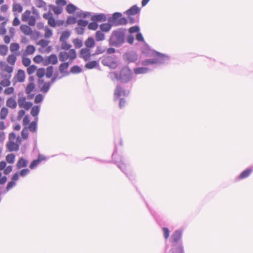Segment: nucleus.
Instances as JSON below:
<instances>
[{
  "label": "nucleus",
  "instance_id": "f257e3e1",
  "mask_svg": "<svg viewBox=\"0 0 253 253\" xmlns=\"http://www.w3.org/2000/svg\"><path fill=\"white\" fill-rule=\"evenodd\" d=\"M123 146V142L121 137H117L114 139V150L112 155V161L117 167L123 172L130 181L132 182L135 179L134 172L128 169V164L126 162L124 156L117 155V145Z\"/></svg>",
  "mask_w": 253,
  "mask_h": 253
},
{
  "label": "nucleus",
  "instance_id": "f03ea898",
  "mask_svg": "<svg viewBox=\"0 0 253 253\" xmlns=\"http://www.w3.org/2000/svg\"><path fill=\"white\" fill-rule=\"evenodd\" d=\"M126 29L120 28L112 32L108 40L110 46L119 48L126 42Z\"/></svg>",
  "mask_w": 253,
  "mask_h": 253
},
{
  "label": "nucleus",
  "instance_id": "7ed1b4c3",
  "mask_svg": "<svg viewBox=\"0 0 253 253\" xmlns=\"http://www.w3.org/2000/svg\"><path fill=\"white\" fill-rule=\"evenodd\" d=\"M133 77V73L128 67H124L121 69L120 72H114L109 74V78L113 80L115 79L120 81L122 83H127L130 82Z\"/></svg>",
  "mask_w": 253,
  "mask_h": 253
},
{
  "label": "nucleus",
  "instance_id": "20e7f679",
  "mask_svg": "<svg viewBox=\"0 0 253 253\" xmlns=\"http://www.w3.org/2000/svg\"><path fill=\"white\" fill-rule=\"evenodd\" d=\"M107 20L110 22L113 27L126 25L128 23V19L123 17L122 13L114 12L111 16L108 18Z\"/></svg>",
  "mask_w": 253,
  "mask_h": 253
},
{
  "label": "nucleus",
  "instance_id": "39448f33",
  "mask_svg": "<svg viewBox=\"0 0 253 253\" xmlns=\"http://www.w3.org/2000/svg\"><path fill=\"white\" fill-rule=\"evenodd\" d=\"M183 231L182 230H176L172 234L171 242L173 248L170 251V253H177V248L180 245H182L181 242Z\"/></svg>",
  "mask_w": 253,
  "mask_h": 253
},
{
  "label": "nucleus",
  "instance_id": "423d86ee",
  "mask_svg": "<svg viewBox=\"0 0 253 253\" xmlns=\"http://www.w3.org/2000/svg\"><path fill=\"white\" fill-rule=\"evenodd\" d=\"M123 59L127 63H136L138 60V55L137 53L133 51H129L125 53L123 55Z\"/></svg>",
  "mask_w": 253,
  "mask_h": 253
},
{
  "label": "nucleus",
  "instance_id": "0eeeda50",
  "mask_svg": "<svg viewBox=\"0 0 253 253\" xmlns=\"http://www.w3.org/2000/svg\"><path fill=\"white\" fill-rule=\"evenodd\" d=\"M155 61L156 64H168L169 61V57L166 54L160 52L155 51L154 54Z\"/></svg>",
  "mask_w": 253,
  "mask_h": 253
},
{
  "label": "nucleus",
  "instance_id": "6e6552de",
  "mask_svg": "<svg viewBox=\"0 0 253 253\" xmlns=\"http://www.w3.org/2000/svg\"><path fill=\"white\" fill-rule=\"evenodd\" d=\"M20 30L22 32L26 35H32V39H35L34 38L35 35L36 36V38H38L40 34L39 32H36L35 33H33V32L29 26L26 25H22L20 26Z\"/></svg>",
  "mask_w": 253,
  "mask_h": 253
},
{
  "label": "nucleus",
  "instance_id": "1a4fd4ad",
  "mask_svg": "<svg viewBox=\"0 0 253 253\" xmlns=\"http://www.w3.org/2000/svg\"><path fill=\"white\" fill-rule=\"evenodd\" d=\"M107 17L105 14L102 13H94L91 15L90 20L92 21H95L97 23L98 22H105L107 20Z\"/></svg>",
  "mask_w": 253,
  "mask_h": 253
},
{
  "label": "nucleus",
  "instance_id": "9d476101",
  "mask_svg": "<svg viewBox=\"0 0 253 253\" xmlns=\"http://www.w3.org/2000/svg\"><path fill=\"white\" fill-rule=\"evenodd\" d=\"M128 92L126 93V91L123 89L121 85H117L114 90V100H116L122 94L124 96L127 95Z\"/></svg>",
  "mask_w": 253,
  "mask_h": 253
},
{
  "label": "nucleus",
  "instance_id": "9b49d317",
  "mask_svg": "<svg viewBox=\"0 0 253 253\" xmlns=\"http://www.w3.org/2000/svg\"><path fill=\"white\" fill-rule=\"evenodd\" d=\"M152 71L153 69L146 67H137L133 69V72L136 75L145 74L149 73Z\"/></svg>",
  "mask_w": 253,
  "mask_h": 253
},
{
  "label": "nucleus",
  "instance_id": "f8f14e48",
  "mask_svg": "<svg viewBox=\"0 0 253 253\" xmlns=\"http://www.w3.org/2000/svg\"><path fill=\"white\" fill-rule=\"evenodd\" d=\"M69 66V63L67 62L62 63L60 65L59 67V70L61 73L63 74V75L62 76L63 77L69 75L70 73L67 71Z\"/></svg>",
  "mask_w": 253,
  "mask_h": 253
},
{
  "label": "nucleus",
  "instance_id": "ddd939ff",
  "mask_svg": "<svg viewBox=\"0 0 253 253\" xmlns=\"http://www.w3.org/2000/svg\"><path fill=\"white\" fill-rule=\"evenodd\" d=\"M140 11V9L136 5H134L126 10L124 13L127 16H131L139 13Z\"/></svg>",
  "mask_w": 253,
  "mask_h": 253
},
{
  "label": "nucleus",
  "instance_id": "4468645a",
  "mask_svg": "<svg viewBox=\"0 0 253 253\" xmlns=\"http://www.w3.org/2000/svg\"><path fill=\"white\" fill-rule=\"evenodd\" d=\"M253 170V169L248 168L243 171L236 178V180L243 179L249 177Z\"/></svg>",
  "mask_w": 253,
  "mask_h": 253
},
{
  "label": "nucleus",
  "instance_id": "2eb2a0df",
  "mask_svg": "<svg viewBox=\"0 0 253 253\" xmlns=\"http://www.w3.org/2000/svg\"><path fill=\"white\" fill-rule=\"evenodd\" d=\"M91 55L90 49L87 48H82L80 51V57L83 58L84 61H87L90 58Z\"/></svg>",
  "mask_w": 253,
  "mask_h": 253
},
{
  "label": "nucleus",
  "instance_id": "dca6fc26",
  "mask_svg": "<svg viewBox=\"0 0 253 253\" xmlns=\"http://www.w3.org/2000/svg\"><path fill=\"white\" fill-rule=\"evenodd\" d=\"M28 164V161L23 157L19 159L16 164V168L17 169H21L23 168H26Z\"/></svg>",
  "mask_w": 253,
  "mask_h": 253
},
{
  "label": "nucleus",
  "instance_id": "f3484780",
  "mask_svg": "<svg viewBox=\"0 0 253 253\" xmlns=\"http://www.w3.org/2000/svg\"><path fill=\"white\" fill-rule=\"evenodd\" d=\"M84 44L88 49L93 47L95 44L94 39L91 37H88L85 41Z\"/></svg>",
  "mask_w": 253,
  "mask_h": 253
},
{
  "label": "nucleus",
  "instance_id": "a211bd4d",
  "mask_svg": "<svg viewBox=\"0 0 253 253\" xmlns=\"http://www.w3.org/2000/svg\"><path fill=\"white\" fill-rule=\"evenodd\" d=\"M112 27H113V26L111 23L108 21L107 23L101 24L99 26L101 31L104 32H109L111 30Z\"/></svg>",
  "mask_w": 253,
  "mask_h": 253
},
{
  "label": "nucleus",
  "instance_id": "6ab92c4d",
  "mask_svg": "<svg viewBox=\"0 0 253 253\" xmlns=\"http://www.w3.org/2000/svg\"><path fill=\"white\" fill-rule=\"evenodd\" d=\"M7 148L9 151L12 152L18 150L19 146L17 145L14 141H9L7 144Z\"/></svg>",
  "mask_w": 253,
  "mask_h": 253
},
{
  "label": "nucleus",
  "instance_id": "aec40b11",
  "mask_svg": "<svg viewBox=\"0 0 253 253\" xmlns=\"http://www.w3.org/2000/svg\"><path fill=\"white\" fill-rule=\"evenodd\" d=\"M35 4L38 8H42L43 10H47L46 3L43 0H34Z\"/></svg>",
  "mask_w": 253,
  "mask_h": 253
},
{
  "label": "nucleus",
  "instance_id": "412c9836",
  "mask_svg": "<svg viewBox=\"0 0 253 253\" xmlns=\"http://www.w3.org/2000/svg\"><path fill=\"white\" fill-rule=\"evenodd\" d=\"M17 79L20 83H22L24 81L25 78V74L24 71L22 69H19L16 75Z\"/></svg>",
  "mask_w": 253,
  "mask_h": 253
},
{
  "label": "nucleus",
  "instance_id": "4be33fe9",
  "mask_svg": "<svg viewBox=\"0 0 253 253\" xmlns=\"http://www.w3.org/2000/svg\"><path fill=\"white\" fill-rule=\"evenodd\" d=\"M78 7L72 3H69L66 7L67 12L69 14L74 13L77 10Z\"/></svg>",
  "mask_w": 253,
  "mask_h": 253
},
{
  "label": "nucleus",
  "instance_id": "5701e85b",
  "mask_svg": "<svg viewBox=\"0 0 253 253\" xmlns=\"http://www.w3.org/2000/svg\"><path fill=\"white\" fill-rule=\"evenodd\" d=\"M6 105L10 108L14 109L17 106V102L14 99L10 97L7 100Z\"/></svg>",
  "mask_w": 253,
  "mask_h": 253
},
{
  "label": "nucleus",
  "instance_id": "b1692460",
  "mask_svg": "<svg viewBox=\"0 0 253 253\" xmlns=\"http://www.w3.org/2000/svg\"><path fill=\"white\" fill-rule=\"evenodd\" d=\"M98 66H99V63L97 61H89L85 65V67L87 69H92Z\"/></svg>",
  "mask_w": 253,
  "mask_h": 253
},
{
  "label": "nucleus",
  "instance_id": "393cba45",
  "mask_svg": "<svg viewBox=\"0 0 253 253\" xmlns=\"http://www.w3.org/2000/svg\"><path fill=\"white\" fill-rule=\"evenodd\" d=\"M71 35V32L69 31H63L60 36V42H65L67 40L69 39Z\"/></svg>",
  "mask_w": 253,
  "mask_h": 253
},
{
  "label": "nucleus",
  "instance_id": "a878e982",
  "mask_svg": "<svg viewBox=\"0 0 253 253\" xmlns=\"http://www.w3.org/2000/svg\"><path fill=\"white\" fill-rule=\"evenodd\" d=\"M18 103L20 108H22L24 103L26 102V98L25 96H23V94L22 92H20L18 93Z\"/></svg>",
  "mask_w": 253,
  "mask_h": 253
},
{
  "label": "nucleus",
  "instance_id": "bb28decb",
  "mask_svg": "<svg viewBox=\"0 0 253 253\" xmlns=\"http://www.w3.org/2000/svg\"><path fill=\"white\" fill-rule=\"evenodd\" d=\"M102 63L105 66H110L112 63L115 64V62L113 61L111 57L107 56L102 60Z\"/></svg>",
  "mask_w": 253,
  "mask_h": 253
},
{
  "label": "nucleus",
  "instance_id": "cd10ccee",
  "mask_svg": "<svg viewBox=\"0 0 253 253\" xmlns=\"http://www.w3.org/2000/svg\"><path fill=\"white\" fill-rule=\"evenodd\" d=\"M23 10V7L20 3H14L12 5V11L14 12L21 13Z\"/></svg>",
  "mask_w": 253,
  "mask_h": 253
},
{
  "label": "nucleus",
  "instance_id": "c85d7f7f",
  "mask_svg": "<svg viewBox=\"0 0 253 253\" xmlns=\"http://www.w3.org/2000/svg\"><path fill=\"white\" fill-rule=\"evenodd\" d=\"M40 111V107L38 105H35L32 108L31 110V114L33 117H37L38 116Z\"/></svg>",
  "mask_w": 253,
  "mask_h": 253
},
{
  "label": "nucleus",
  "instance_id": "c756f323",
  "mask_svg": "<svg viewBox=\"0 0 253 253\" xmlns=\"http://www.w3.org/2000/svg\"><path fill=\"white\" fill-rule=\"evenodd\" d=\"M69 58L68 53L66 51H61L59 54V59L60 61L64 62Z\"/></svg>",
  "mask_w": 253,
  "mask_h": 253
},
{
  "label": "nucleus",
  "instance_id": "7c9ffc66",
  "mask_svg": "<svg viewBox=\"0 0 253 253\" xmlns=\"http://www.w3.org/2000/svg\"><path fill=\"white\" fill-rule=\"evenodd\" d=\"M51 84L50 82H45L41 88V91L43 93H47L50 89Z\"/></svg>",
  "mask_w": 253,
  "mask_h": 253
},
{
  "label": "nucleus",
  "instance_id": "2f4dec72",
  "mask_svg": "<svg viewBox=\"0 0 253 253\" xmlns=\"http://www.w3.org/2000/svg\"><path fill=\"white\" fill-rule=\"evenodd\" d=\"M49 7L53 11L56 15H58L60 14L62 11V8L61 7L56 6L52 4H49Z\"/></svg>",
  "mask_w": 253,
  "mask_h": 253
},
{
  "label": "nucleus",
  "instance_id": "473e14b6",
  "mask_svg": "<svg viewBox=\"0 0 253 253\" xmlns=\"http://www.w3.org/2000/svg\"><path fill=\"white\" fill-rule=\"evenodd\" d=\"M31 12L29 10H26L22 15V20L24 22H27L31 17Z\"/></svg>",
  "mask_w": 253,
  "mask_h": 253
},
{
  "label": "nucleus",
  "instance_id": "72a5a7b5",
  "mask_svg": "<svg viewBox=\"0 0 253 253\" xmlns=\"http://www.w3.org/2000/svg\"><path fill=\"white\" fill-rule=\"evenodd\" d=\"M142 66H148L149 65L156 64V62L155 61L154 58L153 59H146L141 62Z\"/></svg>",
  "mask_w": 253,
  "mask_h": 253
},
{
  "label": "nucleus",
  "instance_id": "f704fd0d",
  "mask_svg": "<svg viewBox=\"0 0 253 253\" xmlns=\"http://www.w3.org/2000/svg\"><path fill=\"white\" fill-rule=\"evenodd\" d=\"M91 12L87 11H83L81 10L77 12V16L79 17L85 18L91 15Z\"/></svg>",
  "mask_w": 253,
  "mask_h": 253
},
{
  "label": "nucleus",
  "instance_id": "c9c22d12",
  "mask_svg": "<svg viewBox=\"0 0 253 253\" xmlns=\"http://www.w3.org/2000/svg\"><path fill=\"white\" fill-rule=\"evenodd\" d=\"M82 71V69L78 65L73 66L70 69V73L72 74H79Z\"/></svg>",
  "mask_w": 253,
  "mask_h": 253
},
{
  "label": "nucleus",
  "instance_id": "e433bc0d",
  "mask_svg": "<svg viewBox=\"0 0 253 253\" xmlns=\"http://www.w3.org/2000/svg\"><path fill=\"white\" fill-rule=\"evenodd\" d=\"M95 38L97 41H102L105 39V35L102 32L97 31L95 34Z\"/></svg>",
  "mask_w": 253,
  "mask_h": 253
},
{
  "label": "nucleus",
  "instance_id": "4c0bfd02",
  "mask_svg": "<svg viewBox=\"0 0 253 253\" xmlns=\"http://www.w3.org/2000/svg\"><path fill=\"white\" fill-rule=\"evenodd\" d=\"M47 58L49 59L50 64L55 65L58 62L57 57L54 54H51L50 55L48 56Z\"/></svg>",
  "mask_w": 253,
  "mask_h": 253
},
{
  "label": "nucleus",
  "instance_id": "58836bf2",
  "mask_svg": "<svg viewBox=\"0 0 253 253\" xmlns=\"http://www.w3.org/2000/svg\"><path fill=\"white\" fill-rule=\"evenodd\" d=\"M35 88V84L34 83H29L26 87L25 92L27 94L31 93Z\"/></svg>",
  "mask_w": 253,
  "mask_h": 253
},
{
  "label": "nucleus",
  "instance_id": "ea45409f",
  "mask_svg": "<svg viewBox=\"0 0 253 253\" xmlns=\"http://www.w3.org/2000/svg\"><path fill=\"white\" fill-rule=\"evenodd\" d=\"M53 67L52 66H48L46 68L45 75L47 78L49 79L52 77L53 72Z\"/></svg>",
  "mask_w": 253,
  "mask_h": 253
},
{
  "label": "nucleus",
  "instance_id": "a19ab883",
  "mask_svg": "<svg viewBox=\"0 0 253 253\" xmlns=\"http://www.w3.org/2000/svg\"><path fill=\"white\" fill-rule=\"evenodd\" d=\"M8 112V110L6 108L2 107L0 111V118L1 120H4L6 117Z\"/></svg>",
  "mask_w": 253,
  "mask_h": 253
},
{
  "label": "nucleus",
  "instance_id": "79ce46f5",
  "mask_svg": "<svg viewBox=\"0 0 253 253\" xmlns=\"http://www.w3.org/2000/svg\"><path fill=\"white\" fill-rule=\"evenodd\" d=\"M76 22H77L76 18L72 16H69L66 21V25L74 24Z\"/></svg>",
  "mask_w": 253,
  "mask_h": 253
},
{
  "label": "nucleus",
  "instance_id": "37998d69",
  "mask_svg": "<svg viewBox=\"0 0 253 253\" xmlns=\"http://www.w3.org/2000/svg\"><path fill=\"white\" fill-rule=\"evenodd\" d=\"M16 185V182L15 181H10L8 182L7 186L5 188V189L4 190L3 193L5 194L7 193L10 189L12 188Z\"/></svg>",
  "mask_w": 253,
  "mask_h": 253
},
{
  "label": "nucleus",
  "instance_id": "c03bdc74",
  "mask_svg": "<svg viewBox=\"0 0 253 253\" xmlns=\"http://www.w3.org/2000/svg\"><path fill=\"white\" fill-rule=\"evenodd\" d=\"M45 33L44 37L46 39L50 38L53 35L52 31L49 29L47 26H46L44 29Z\"/></svg>",
  "mask_w": 253,
  "mask_h": 253
},
{
  "label": "nucleus",
  "instance_id": "a18cd8bd",
  "mask_svg": "<svg viewBox=\"0 0 253 253\" xmlns=\"http://www.w3.org/2000/svg\"><path fill=\"white\" fill-rule=\"evenodd\" d=\"M16 60V57L14 54H10L7 57V62L11 65H14Z\"/></svg>",
  "mask_w": 253,
  "mask_h": 253
},
{
  "label": "nucleus",
  "instance_id": "49530a36",
  "mask_svg": "<svg viewBox=\"0 0 253 253\" xmlns=\"http://www.w3.org/2000/svg\"><path fill=\"white\" fill-rule=\"evenodd\" d=\"M73 43L74 44L75 46L77 48H79L83 46V42L81 40L76 38L74 39Z\"/></svg>",
  "mask_w": 253,
  "mask_h": 253
},
{
  "label": "nucleus",
  "instance_id": "de8ad7c7",
  "mask_svg": "<svg viewBox=\"0 0 253 253\" xmlns=\"http://www.w3.org/2000/svg\"><path fill=\"white\" fill-rule=\"evenodd\" d=\"M45 69L43 68H41L37 70L36 74L38 78L41 79L45 75Z\"/></svg>",
  "mask_w": 253,
  "mask_h": 253
},
{
  "label": "nucleus",
  "instance_id": "09e8293b",
  "mask_svg": "<svg viewBox=\"0 0 253 253\" xmlns=\"http://www.w3.org/2000/svg\"><path fill=\"white\" fill-rule=\"evenodd\" d=\"M87 27L89 30H96L98 27V25L95 21H92L90 23H88Z\"/></svg>",
  "mask_w": 253,
  "mask_h": 253
},
{
  "label": "nucleus",
  "instance_id": "8fccbe9b",
  "mask_svg": "<svg viewBox=\"0 0 253 253\" xmlns=\"http://www.w3.org/2000/svg\"><path fill=\"white\" fill-rule=\"evenodd\" d=\"M8 51V47L5 45H0V54L5 55Z\"/></svg>",
  "mask_w": 253,
  "mask_h": 253
},
{
  "label": "nucleus",
  "instance_id": "3c124183",
  "mask_svg": "<svg viewBox=\"0 0 253 253\" xmlns=\"http://www.w3.org/2000/svg\"><path fill=\"white\" fill-rule=\"evenodd\" d=\"M19 48V44L17 43H11L10 45V50L12 52L17 51Z\"/></svg>",
  "mask_w": 253,
  "mask_h": 253
},
{
  "label": "nucleus",
  "instance_id": "603ef678",
  "mask_svg": "<svg viewBox=\"0 0 253 253\" xmlns=\"http://www.w3.org/2000/svg\"><path fill=\"white\" fill-rule=\"evenodd\" d=\"M29 129L32 132H34L37 131V125L35 122H32L30 123L29 126Z\"/></svg>",
  "mask_w": 253,
  "mask_h": 253
},
{
  "label": "nucleus",
  "instance_id": "864d4df0",
  "mask_svg": "<svg viewBox=\"0 0 253 253\" xmlns=\"http://www.w3.org/2000/svg\"><path fill=\"white\" fill-rule=\"evenodd\" d=\"M40 163V160L39 159H36L33 160L30 164L29 168L31 169H35Z\"/></svg>",
  "mask_w": 253,
  "mask_h": 253
},
{
  "label": "nucleus",
  "instance_id": "5fc2aeb1",
  "mask_svg": "<svg viewBox=\"0 0 253 253\" xmlns=\"http://www.w3.org/2000/svg\"><path fill=\"white\" fill-rule=\"evenodd\" d=\"M15 155L13 154H8L6 156V160L8 163L13 164L14 162Z\"/></svg>",
  "mask_w": 253,
  "mask_h": 253
},
{
  "label": "nucleus",
  "instance_id": "6e6d98bb",
  "mask_svg": "<svg viewBox=\"0 0 253 253\" xmlns=\"http://www.w3.org/2000/svg\"><path fill=\"white\" fill-rule=\"evenodd\" d=\"M68 53L69 58L71 60L75 59L77 57L76 50L74 49H70Z\"/></svg>",
  "mask_w": 253,
  "mask_h": 253
},
{
  "label": "nucleus",
  "instance_id": "4d7b16f0",
  "mask_svg": "<svg viewBox=\"0 0 253 253\" xmlns=\"http://www.w3.org/2000/svg\"><path fill=\"white\" fill-rule=\"evenodd\" d=\"M35 51V47L34 45H29L27 46L26 49V52L28 54H32Z\"/></svg>",
  "mask_w": 253,
  "mask_h": 253
},
{
  "label": "nucleus",
  "instance_id": "13d9d810",
  "mask_svg": "<svg viewBox=\"0 0 253 253\" xmlns=\"http://www.w3.org/2000/svg\"><path fill=\"white\" fill-rule=\"evenodd\" d=\"M77 24L78 26L84 28L87 26L88 21L86 20L79 19L77 21Z\"/></svg>",
  "mask_w": 253,
  "mask_h": 253
},
{
  "label": "nucleus",
  "instance_id": "bf43d9fd",
  "mask_svg": "<svg viewBox=\"0 0 253 253\" xmlns=\"http://www.w3.org/2000/svg\"><path fill=\"white\" fill-rule=\"evenodd\" d=\"M140 31V28L138 26H134L129 28L128 30L129 33L131 34L134 33H139Z\"/></svg>",
  "mask_w": 253,
  "mask_h": 253
},
{
  "label": "nucleus",
  "instance_id": "052dcab7",
  "mask_svg": "<svg viewBox=\"0 0 253 253\" xmlns=\"http://www.w3.org/2000/svg\"><path fill=\"white\" fill-rule=\"evenodd\" d=\"M58 75H59V73L58 72H55L53 74V76L52 78H51L50 81H49V82H50L51 84H52L56 81V80L57 79H61L63 77L62 76L58 77Z\"/></svg>",
  "mask_w": 253,
  "mask_h": 253
},
{
  "label": "nucleus",
  "instance_id": "680f3d73",
  "mask_svg": "<svg viewBox=\"0 0 253 253\" xmlns=\"http://www.w3.org/2000/svg\"><path fill=\"white\" fill-rule=\"evenodd\" d=\"M36 69H37V67L35 65H32L29 66H28V67L27 68V73L30 75H32L35 72Z\"/></svg>",
  "mask_w": 253,
  "mask_h": 253
},
{
  "label": "nucleus",
  "instance_id": "e2e57ef3",
  "mask_svg": "<svg viewBox=\"0 0 253 253\" xmlns=\"http://www.w3.org/2000/svg\"><path fill=\"white\" fill-rule=\"evenodd\" d=\"M10 76L8 79H3L0 82V84L3 86H9L10 85Z\"/></svg>",
  "mask_w": 253,
  "mask_h": 253
},
{
  "label": "nucleus",
  "instance_id": "0e129e2a",
  "mask_svg": "<svg viewBox=\"0 0 253 253\" xmlns=\"http://www.w3.org/2000/svg\"><path fill=\"white\" fill-rule=\"evenodd\" d=\"M105 50V48L101 46H98L96 47L95 53L93 54V55H98L99 54H101L103 53Z\"/></svg>",
  "mask_w": 253,
  "mask_h": 253
},
{
  "label": "nucleus",
  "instance_id": "69168bd1",
  "mask_svg": "<svg viewBox=\"0 0 253 253\" xmlns=\"http://www.w3.org/2000/svg\"><path fill=\"white\" fill-rule=\"evenodd\" d=\"M30 172V170L28 169H21L19 171V175L20 176L24 177H25L27 174H28Z\"/></svg>",
  "mask_w": 253,
  "mask_h": 253
},
{
  "label": "nucleus",
  "instance_id": "338daca9",
  "mask_svg": "<svg viewBox=\"0 0 253 253\" xmlns=\"http://www.w3.org/2000/svg\"><path fill=\"white\" fill-rule=\"evenodd\" d=\"M33 61L36 63L39 64L43 61V58L42 55H38L34 57Z\"/></svg>",
  "mask_w": 253,
  "mask_h": 253
},
{
  "label": "nucleus",
  "instance_id": "774afa93",
  "mask_svg": "<svg viewBox=\"0 0 253 253\" xmlns=\"http://www.w3.org/2000/svg\"><path fill=\"white\" fill-rule=\"evenodd\" d=\"M28 130L26 127H24L21 131V136L23 139H27L28 137Z\"/></svg>",
  "mask_w": 253,
  "mask_h": 253
}]
</instances>
